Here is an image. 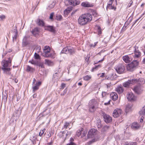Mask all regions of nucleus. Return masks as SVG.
Here are the masks:
<instances>
[{
    "label": "nucleus",
    "instance_id": "nucleus-1",
    "mask_svg": "<svg viewBox=\"0 0 145 145\" xmlns=\"http://www.w3.org/2000/svg\"><path fill=\"white\" fill-rule=\"evenodd\" d=\"M92 20V16L91 14L86 13L80 16L78 20L79 24L83 25L90 22Z\"/></svg>",
    "mask_w": 145,
    "mask_h": 145
},
{
    "label": "nucleus",
    "instance_id": "nucleus-2",
    "mask_svg": "<svg viewBox=\"0 0 145 145\" xmlns=\"http://www.w3.org/2000/svg\"><path fill=\"white\" fill-rule=\"evenodd\" d=\"M11 61L10 58H8L7 60H3L1 62L2 65V69L4 73L5 74L10 75L11 72L10 71L11 70L9 67L10 66Z\"/></svg>",
    "mask_w": 145,
    "mask_h": 145
},
{
    "label": "nucleus",
    "instance_id": "nucleus-3",
    "mask_svg": "<svg viewBox=\"0 0 145 145\" xmlns=\"http://www.w3.org/2000/svg\"><path fill=\"white\" fill-rule=\"evenodd\" d=\"M138 64L139 61L137 60H134L130 63L127 65L126 67L128 71H133L136 69Z\"/></svg>",
    "mask_w": 145,
    "mask_h": 145
},
{
    "label": "nucleus",
    "instance_id": "nucleus-4",
    "mask_svg": "<svg viewBox=\"0 0 145 145\" xmlns=\"http://www.w3.org/2000/svg\"><path fill=\"white\" fill-rule=\"evenodd\" d=\"M138 64L139 61L137 60H134L130 63L127 65L126 67L128 71H133L136 69Z\"/></svg>",
    "mask_w": 145,
    "mask_h": 145
},
{
    "label": "nucleus",
    "instance_id": "nucleus-5",
    "mask_svg": "<svg viewBox=\"0 0 145 145\" xmlns=\"http://www.w3.org/2000/svg\"><path fill=\"white\" fill-rule=\"evenodd\" d=\"M97 105V103L95 100L92 99L90 101L88 104L89 111L91 112H94L95 110Z\"/></svg>",
    "mask_w": 145,
    "mask_h": 145
},
{
    "label": "nucleus",
    "instance_id": "nucleus-6",
    "mask_svg": "<svg viewBox=\"0 0 145 145\" xmlns=\"http://www.w3.org/2000/svg\"><path fill=\"white\" fill-rule=\"evenodd\" d=\"M125 65L124 64H120L118 65L115 68L117 72L119 74H121L125 72Z\"/></svg>",
    "mask_w": 145,
    "mask_h": 145
},
{
    "label": "nucleus",
    "instance_id": "nucleus-7",
    "mask_svg": "<svg viewBox=\"0 0 145 145\" xmlns=\"http://www.w3.org/2000/svg\"><path fill=\"white\" fill-rule=\"evenodd\" d=\"M138 46H135L133 47V52L134 55L133 57L135 59L140 57L141 55V53L139 51Z\"/></svg>",
    "mask_w": 145,
    "mask_h": 145
},
{
    "label": "nucleus",
    "instance_id": "nucleus-8",
    "mask_svg": "<svg viewBox=\"0 0 145 145\" xmlns=\"http://www.w3.org/2000/svg\"><path fill=\"white\" fill-rule=\"evenodd\" d=\"M44 52L42 54L43 56L46 57H51L52 54L50 53V47L47 46H45L43 48Z\"/></svg>",
    "mask_w": 145,
    "mask_h": 145
},
{
    "label": "nucleus",
    "instance_id": "nucleus-9",
    "mask_svg": "<svg viewBox=\"0 0 145 145\" xmlns=\"http://www.w3.org/2000/svg\"><path fill=\"white\" fill-rule=\"evenodd\" d=\"M61 53L70 54H72L74 53V49L70 46H67L63 48L61 51Z\"/></svg>",
    "mask_w": 145,
    "mask_h": 145
},
{
    "label": "nucleus",
    "instance_id": "nucleus-10",
    "mask_svg": "<svg viewBox=\"0 0 145 145\" xmlns=\"http://www.w3.org/2000/svg\"><path fill=\"white\" fill-rule=\"evenodd\" d=\"M83 129L82 127H80L76 131V135L77 136L80 138L83 137L86 135V132L83 131Z\"/></svg>",
    "mask_w": 145,
    "mask_h": 145
},
{
    "label": "nucleus",
    "instance_id": "nucleus-11",
    "mask_svg": "<svg viewBox=\"0 0 145 145\" xmlns=\"http://www.w3.org/2000/svg\"><path fill=\"white\" fill-rule=\"evenodd\" d=\"M137 80L135 79L128 80L127 81L123 83V86L125 88L129 87L130 84H133L136 83Z\"/></svg>",
    "mask_w": 145,
    "mask_h": 145
},
{
    "label": "nucleus",
    "instance_id": "nucleus-12",
    "mask_svg": "<svg viewBox=\"0 0 145 145\" xmlns=\"http://www.w3.org/2000/svg\"><path fill=\"white\" fill-rule=\"evenodd\" d=\"M97 130L94 128L91 129L89 131L88 136V138H93L97 134Z\"/></svg>",
    "mask_w": 145,
    "mask_h": 145
},
{
    "label": "nucleus",
    "instance_id": "nucleus-13",
    "mask_svg": "<svg viewBox=\"0 0 145 145\" xmlns=\"http://www.w3.org/2000/svg\"><path fill=\"white\" fill-rule=\"evenodd\" d=\"M133 89L136 93L138 94L141 93L143 91L142 86L140 85H137L134 86Z\"/></svg>",
    "mask_w": 145,
    "mask_h": 145
},
{
    "label": "nucleus",
    "instance_id": "nucleus-14",
    "mask_svg": "<svg viewBox=\"0 0 145 145\" xmlns=\"http://www.w3.org/2000/svg\"><path fill=\"white\" fill-rule=\"evenodd\" d=\"M102 114V115L104 118V120L106 123H108L111 122L112 119L110 116L105 113H103Z\"/></svg>",
    "mask_w": 145,
    "mask_h": 145
},
{
    "label": "nucleus",
    "instance_id": "nucleus-15",
    "mask_svg": "<svg viewBox=\"0 0 145 145\" xmlns=\"http://www.w3.org/2000/svg\"><path fill=\"white\" fill-rule=\"evenodd\" d=\"M127 99L129 101H133L136 100L137 98L132 92L128 93L127 95Z\"/></svg>",
    "mask_w": 145,
    "mask_h": 145
},
{
    "label": "nucleus",
    "instance_id": "nucleus-16",
    "mask_svg": "<svg viewBox=\"0 0 145 145\" xmlns=\"http://www.w3.org/2000/svg\"><path fill=\"white\" fill-rule=\"evenodd\" d=\"M122 59L126 63H129L133 59V57L131 55L124 56L122 57Z\"/></svg>",
    "mask_w": 145,
    "mask_h": 145
},
{
    "label": "nucleus",
    "instance_id": "nucleus-17",
    "mask_svg": "<svg viewBox=\"0 0 145 145\" xmlns=\"http://www.w3.org/2000/svg\"><path fill=\"white\" fill-rule=\"evenodd\" d=\"M121 112L122 111L121 109L116 108L114 110L113 112V116L115 118H117L121 114Z\"/></svg>",
    "mask_w": 145,
    "mask_h": 145
},
{
    "label": "nucleus",
    "instance_id": "nucleus-18",
    "mask_svg": "<svg viewBox=\"0 0 145 145\" xmlns=\"http://www.w3.org/2000/svg\"><path fill=\"white\" fill-rule=\"evenodd\" d=\"M81 5L85 7H93L94 5L93 3L86 1L82 2L81 4Z\"/></svg>",
    "mask_w": 145,
    "mask_h": 145
},
{
    "label": "nucleus",
    "instance_id": "nucleus-19",
    "mask_svg": "<svg viewBox=\"0 0 145 145\" xmlns=\"http://www.w3.org/2000/svg\"><path fill=\"white\" fill-rule=\"evenodd\" d=\"M110 96L113 100H116L118 99V96L117 93L115 92H112L111 93Z\"/></svg>",
    "mask_w": 145,
    "mask_h": 145
},
{
    "label": "nucleus",
    "instance_id": "nucleus-20",
    "mask_svg": "<svg viewBox=\"0 0 145 145\" xmlns=\"http://www.w3.org/2000/svg\"><path fill=\"white\" fill-rule=\"evenodd\" d=\"M45 29L52 33L55 32V28L52 26H46Z\"/></svg>",
    "mask_w": 145,
    "mask_h": 145
},
{
    "label": "nucleus",
    "instance_id": "nucleus-21",
    "mask_svg": "<svg viewBox=\"0 0 145 145\" xmlns=\"http://www.w3.org/2000/svg\"><path fill=\"white\" fill-rule=\"evenodd\" d=\"M140 127V125L139 124L136 122L133 123L131 127L132 129H137Z\"/></svg>",
    "mask_w": 145,
    "mask_h": 145
},
{
    "label": "nucleus",
    "instance_id": "nucleus-22",
    "mask_svg": "<svg viewBox=\"0 0 145 145\" xmlns=\"http://www.w3.org/2000/svg\"><path fill=\"white\" fill-rule=\"evenodd\" d=\"M116 91L118 93L120 94L122 93L123 91V89L121 86H119L116 88Z\"/></svg>",
    "mask_w": 145,
    "mask_h": 145
},
{
    "label": "nucleus",
    "instance_id": "nucleus-23",
    "mask_svg": "<svg viewBox=\"0 0 145 145\" xmlns=\"http://www.w3.org/2000/svg\"><path fill=\"white\" fill-rule=\"evenodd\" d=\"M37 24L38 25L42 26H44V21L39 19L37 20Z\"/></svg>",
    "mask_w": 145,
    "mask_h": 145
},
{
    "label": "nucleus",
    "instance_id": "nucleus-24",
    "mask_svg": "<svg viewBox=\"0 0 145 145\" xmlns=\"http://www.w3.org/2000/svg\"><path fill=\"white\" fill-rule=\"evenodd\" d=\"M132 106L131 104L127 105L125 109V112L127 113L131 110Z\"/></svg>",
    "mask_w": 145,
    "mask_h": 145
},
{
    "label": "nucleus",
    "instance_id": "nucleus-25",
    "mask_svg": "<svg viewBox=\"0 0 145 145\" xmlns=\"http://www.w3.org/2000/svg\"><path fill=\"white\" fill-rule=\"evenodd\" d=\"M39 33V29L37 28H35L32 31V33L35 35L38 34Z\"/></svg>",
    "mask_w": 145,
    "mask_h": 145
},
{
    "label": "nucleus",
    "instance_id": "nucleus-26",
    "mask_svg": "<svg viewBox=\"0 0 145 145\" xmlns=\"http://www.w3.org/2000/svg\"><path fill=\"white\" fill-rule=\"evenodd\" d=\"M101 121L100 120L98 119L97 120L96 124L97 127L98 128H100L102 126V125L101 124Z\"/></svg>",
    "mask_w": 145,
    "mask_h": 145
},
{
    "label": "nucleus",
    "instance_id": "nucleus-27",
    "mask_svg": "<svg viewBox=\"0 0 145 145\" xmlns=\"http://www.w3.org/2000/svg\"><path fill=\"white\" fill-rule=\"evenodd\" d=\"M27 37H25L23 39L22 42V45L23 46H26L28 44V42L26 41Z\"/></svg>",
    "mask_w": 145,
    "mask_h": 145
},
{
    "label": "nucleus",
    "instance_id": "nucleus-28",
    "mask_svg": "<svg viewBox=\"0 0 145 145\" xmlns=\"http://www.w3.org/2000/svg\"><path fill=\"white\" fill-rule=\"evenodd\" d=\"M136 80H137V82H138L140 84H142L145 83V81L143 78H139L138 80L137 79Z\"/></svg>",
    "mask_w": 145,
    "mask_h": 145
},
{
    "label": "nucleus",
    "instance_id": "nucleus-29",
    "mask_svg": "<svg viewBox=\"0 0 145 145\" xmlns=\"http://www.w3.org/2000/svg\"><path fill=\"white\" fill-rule=\"evenodd\" d=\"M45 64L49 66H51L53 64V62L49 60L48 59H45Z\"/></svg>",
    "mask_w": 145,
    "mask_h": 145
},
{
    "label": "nucleus",
    "instance_id": "nucleus-30",
    "mask_svg": "<svg viewBox=\"0 0 145 145\" xmlns=\"http://www.w3.org/2000/svg\"><path fill=\"white\" fill-rule=\"evenodd\" d=\"M65 3L67 5H69L72 6V0H65Z\"/></svg>",
    "mask_w": 145,
    "mask_h": 145
},
{
    "label": "nucleus",
    "instance_id": "nucleus-31",
    "mask_svg": "<svg viewBox=\"0 0 145 145\" xmlns=\"http://www.w3.org/2000/svg\"><path fill=\"white\" fill-rule=\"evenodd\" d=\"M139 113L140 115H145V106H144Z\"/></svg>",
    "mask_w": 145,
    "mask_h": 145
},
{
    "label": "nucleus",
    "instance_id": "nucleus-32",
    "mask_svg": "<svg viewBox=\"0 0 145 145\" xmlns=\"http://www.w3.org/2000/svg\"><path fill=\"white\" fill-rule=\"evenodd\" d=\"M37 139L36 137L35 136H32L30 138V140H31L33 144H36Z\"/></svg>",
    "mask_w": 145,
    "mask_h": 145
},
{
    "label": "nucleus",
    "instance_id": "nucleus-33",
    "mask_svg": "<svg viewBox=\"0 0 145 145\" xmlns=\"http://www.w3.org/2000/svg\"><path fill=\"white\" fill-rule=\"evenodd\" d=\"M72 6H75L79 5L80 2L79 0H72Z\"/></svg>",
    "mask_w": 145,
    "mask_h": 145
},
{
    "label": "nucleus",
    "instance_id": "nucleus-34",
    "mask_svg": "<svg viewBox=\"0 0 145 145\" xmlns=\"http://www.w3.org/2000/svg\"><path fill=\"white\" fill-rule=\"evenodd\" d=\"M7 100V95L5 92V94L3 93L2 94V100L5 102H6Z\"/></svg>",
    "mask_w": 145,
    "mask_h": 145
},
{
    "label": "nucleus",
    "instance_id": "nucleus-35",
    "mask_svg": "<svg viewBox=\"0 0 145 145\" xmlns=\"http://www.w3.org/2000/svg\"><path fill=\"white\" fill-rule=\"evenodd\" d=\"M14 35L13 37V41H14V40L16 39L18 33L16 29H14Z\"/></svg>",
    "mask_w": 145,
    "mask_h": 145
},
{
    "label": "nucleus",
    "instance_id": "nucleus-36",
    "mask_svg": "<svg viewBox=\"0 0 145 145\" xmlns=\"http://www.w3.org/2000/svg\"><path fill=\"white\" fill-rule=\"evenodd\" d=\"M125 145H137V144L136 142H126Z\"/></svg>",
    "mask_w": 145,
    "mask_h": 145
},
{
    "label": "nucleus",
    "instance_id": "nucleus-37",
    "mask_svg": "<svg viewBox=\"0 0 145 145\" xmlns=\"http://www.w3.org/2000/svg\"><path fill=\"white\" fill-rule=\"evenodd\" d=\"M26 70L27 71H31L32 72H33L35 71L34 69L29 65L27 66Z\"/></svg>",
    "mask_w": 145,
    "mask_h": 145
},
{
    "label": "nucleus",
    "instance_id": "nucleus-38",
    "mask_svg": "<svg viewBox=\"0 0 145 145\" xmlns=\"http://www.w3.org/2000/svg\"><path fill=\"white\" fill-rule=\"evenodd\" d=\"M106 8L107 9H108L110 10L114 9V10H116V8L114 7V6H112V5L109 6H107L106 7Z\"/></svg>",
    "mask_w": 145,
    "mask_h": 145
},
{
    "label": "nucleus",
    "instance_id": "nucleus-39",
    "mask_svg": "<svg viewBox=\"0 0 145 145\" xmlns=\"http://www.w3.org/2000/svg\"><path fill=\"white\" fill-rule=\"evenodd\" d=\"M91 78V76L90 75H87L84 77V80L88 81Z\"/></svg>",
    "mask_w": 145,
    "mask_h": 145
},
{
    "label": "nucleus",
    "instance_id": "nucleus-40",
    "mask_svg": "<svg viewBox=\"0 0 145 145\" xmlns=\"http://www.w3.org/2000/svg\"><path fill=\"white\" fill-rule=\"evenodd\" d=\"M59 75L58 74V73L57 72H56L54 74H53V79H54L55 80H56V79H57L58 78V76Z\"/></svg>",
    "mask_w": 145,
    "mask_h": 145
},
{
    "label": "nucleus",
    "instance_id": "nucleus-41",
    "mask_svg": "<svg viewBox=\"0 0 145 145\" xmlns=\"http://www.w3.org/2000/svg\"><path fill=\"white\" fill-rule=\"evenodd\" d=\"M46 129H43L42 130H41L40 131L39 133V136H41L44 134V132H45Z\"/></svg>",
    "mask_w": 145,
    "mask_h": 145
},
{
    "label": "nucleus",
    "instance_id": "nucleus-42",
    "mask_svg": "<svg viewBox=\"0 0 145 145\" xmlns=\"http://www.w3.org/2000/svg\"><path fill=\"white\" fill-rule=\"evenodd\" d=\"M33 91L34 92L36 91L39 88V87L37 85H36L32 87Z\"/></svg>",
    "mask_w": 145,
    "mask_h": 145
},
{
    "label": "nucleus",
    "instance_id": "nucleus-43",
    "mask_svg": "<svg viewBox=\"0 0 145 145\" xmlns=\"http://www.w3.org/2000/svg\"><path fill=\"white\" fill-rule=\"evenodd\" d=\"M29 62L31 64L34 65H36L37 63V61L33 60H29Z\"/></svg>",
    "mask_w": 145,
    "mask_h": 145
},
{
    "label": "nucleus",
    "instance_id": "nucleus-44",
    "mask_svg": "<svg viewBox=\"0 0 145 145\" xmlns=\"http://www.w3.org/2000/svg\"><path fill=\"white\" fill-rule=\"evenodd\" d=\"M101 29L100 27H97V31L98 35H100L101 34Z\"/></svg>",
    "mask_w": 145,
    "mask_h": 145
},
{
    "label": "nucleus",
    "instance_id": "nucleus-45",
    "mask_svg": "<svg viewBox=\"0 0 145 145\" xmlns=\"http://www.w3.org/2000/svg\"><path fill=\"white\" fill-rule=\"evenodd\" d=\"M67 88H65L63 91V92L60 95H64L67 93Z\"/></svg>",
    "mask_w": 145,
    "mask_h": 145
},
{
    "label": "nucleus",
    "instance_id": "nucleus-46",
    "mask_svg": "<svg viewBox=\"0 0 145 145\" xmlns=\"http://www.w3.org/2000/svg\"><path fill=\"white\" fill-rule=\"evenodd\" d=\"M66 86V84L64 83H61V88H60V89H63L64 88H65Z\"/></svg>",
    "mask_w": 145,
    "mask_h": 145
},
{
    "label": "nucleus",
    "instance_id": "nucleus-47",
    "mask_svg": "<svg viewBox=\"0 0 145 145\" xmlns=\"http://www.w3.org/2000/svg\"><path fill=\"white\" fill-rule=\"evenodd\" d=\"M96 141V140L95 139H93L89 141L88 143V144L89 145L91 144L92 143L95 142Z\"/></svg>",
    "mask_w": 145,
    "mask_h": 145
},
{
    "label": "nucleus",
    "instance_id": "nucleus-48",
    "mask_svg": "<svg viewBox=\"0 0 145 145\" xmlns=\"http://www.w3.org/2000/svg\"><path fill=\"white\" fill-rule=\"evenodd\" d=\"M70 123H68L67 122H66L65 123L63 127V128H65L66 129L68 126L69 125Z\"/></svg>",
    "mask_w": 145,
    "mask_h": 145
},
{
    "label": "nucleus",
    "instance_id": "nucleus-49",
    "mask_svg": "<svg viewBox=\"0 0 145 145\" xmlns=\"http://www.w3.org/2000/svg\"><path fill=\"white\" fill-rule=\"evenodd\" d=\"M114 0H109V1L108 2V5L107 6H109L112 5L113 2Z\"/></svg>",
    "mask_w": 145,
    "mask_h": 145
},
{
    "label": "nucleus",
    "instance_id": "nucleus-50",
    "mask_svg": "<svg viewBox=\"0 0 145 145\" xmlns=\"http://www.w3.org/2000/svg\"><path fill=\"white\" fill-rule=\"evenodd\" d=\"M57 20H60L62 18L61 15H59L56 16Z\"/></svg>",
    "mask_w": 145,
    "mask_h": 145
},
{
    "label": "nucleus",
    "instance_id": "nucleus-51",
    "mask_svg": "<svg viewBox=\"0 0 145 145\" xmlns=\"http://www.w3.org/2000/svg\"><path fill=\"white\" fill-rule=\"evenodd\" d=\"M35 57L36 59H39L40 57V56L38 54H37L36 53H35Z\"/></svg>",
    "mask_w": 145,
    "mask_h": 145
},
{
    "label": "nucleus",
    "instance_id": "nucleus-52",
    "mask_svg": "<svg viewBox=\"0 0 145 145\" xmlns=\"http://www.w3.org/2000/svg\"><path fill=\"white\" fill-rule=\"evenodd\" d=\"M66 132L67 133H66V135L67 137L70 136L71 134V132H68L66 131L65 132V133H66Z\"/></svg>",
    "mask_w": 145,
    "mask_h": 145
},
{
    "label": "nucleus",
    "instance_id": "nucleus-53",
    "mask_svg": "<svg viewBox=\"0 0 145 145\" xmlns=\"http://www.w3.org/2000/svg\"><path fill=\"white\" fill-rule=\"evenodd\" d=\"M68 9H66L64 11V13L65 14V15H67L70 12L69 11H68L67 10Z\"/></svg>",
    "mask_w": 145,
    "mask_h": 145
},
{
    "label": "nucleus",
    "instance_id": "nucleus-54",
    "mask_svg": "<svg viewBox=\"0 0 145 145\" xmlns=\"http://www.w3.org/2000/svg\"><path fill=\"white\" fill-rule=\"evenodd\" d=\"M101 67V65H97V66H95L93 68V69L94 70L97 69L98 68L100 67Z\"/></svg>",
    "mask_w": 145,
    "mask_h": 145
},
{
    "label": "nucleus",
    "instance_id": "nucleus-55",
    "mask_svg": "<svg viewBox=\"0 0 145 145\" xmlns=\"http://www.w3.org/2000/svg\"><path fill=\"white\" fill-rule=\"evenodd\" d=\"M92 14L93 15V16H96L97 15V12L95 11H93L92 12Z\"/></svg>",
    "mask_w": 145,
    "mask_h": 145
},
{
    "label": "nucleus",
    "instance_id": "nucleus-56",
    "mask_svg": "<svg viewBox=\"0 0 145 145\" xmlns=\"http://www.w3.org/2000/svg\"><path fill=\"white\" fill-rule=\"evenodd\" d=\"M67 145H76L75 144H74L71 141L69 143H68L67 144Z\"/></svg>",
    "mask_w": 145,
    "mask_h": 145
},
{
    "label": "nucleus",
    "instance_id": "nucleus-57",
    "mask_svg": "<svg viewBox=\"0 0 145 145\" xmlns=\"http://www.w3.org/2000/svg\"><path fill=\"white\" fill-rule=\"evenodd\" d=\"M39 66L41 68H44V66L43 63H40L39 65Z\"/></svg>",
    "mask_w": 145,
    "mask_h": 145
},
{
    "label": "nucleus",
    "instance_id": "nucleus-58",
    "mask_svg": "<svg viewBox=\"0 0 145 145\" xmlns=\"http://www.w3.org/2000/svg\"><path fill=\"white\" fill-rule=\"evenodd\" d=\"M106 94H107V93L105 92H102V97H105L106 96Z\"/></svg>",
    "mask_w": 145,
    "mask_h": 145
},
{
    "label": "nucleus",
    "instance_id": "nucleus-59",
    "mask_svg": "<svg viewBox=\"0 0 145 145\" xmlns=\"http://www.w3.org/2000/svg\"><path fill=\"white\" fill-rule=\"evenodd\" d=\"M113 74H112L111 75H110L108 77L109 78H110V79L111 80H114V78H113Z\"/></svg>",
    "mask_w": 145,
    "mask_h": 145
},
{
    "label": "nucleus",
    "instance_id": "nucleus-60",
    "mask_svg": "<svg viewBox=\"0 0 145 145\" xmlns=\"http://www.w3.org/2000/svg\"><path fill=\"white\" fill-rule=\"evenodd\" d=\"M54 15V14L53 13H52L50 14V19H53Z\"/></svg>",
    "mask_w": 145,
    "mask_h": 145
},
{
    "label": "nucleus",
    "instance_id": "nucleus-61",
    "mask_svg": "<svg viewBox=\"0 0 145 145\" xmlns=\"http://www.w3.org/2000/svg\"><path fill=\"white\" fill-rule=\"evenodd\" d=\"M133 3V2L132 1H131L129 4H128V6L129 7H130L131 6V5H132V3Z\"/></svg>",
    "mask_w": 145,
    "mask_h": 145
},
{
    "label": "nucleus",
    "instance_id": "nucleus-62",
    "mask_svg": "<svg viewBox=\"0 0 145 145\" xmlns=\"http://www.w3.org/2000/svg\"><path fill=\"white\" fill-rule=\"evenodd\" d=\"M105 50H102L98 53V54H99L100 55H101V53H104L105 52Z\"/></svg>",
    "mask_w": 145,
    "mask_h": 145
},
{
    "label": "nucleus",
    "instance_id": "nucleus-63",
    "mask_svg": "<svg viewBox=\"0 0 145 145\" xmlns=\"http://www.w3.org/2000/svg\"><path fill=\"white\" fill-rule=\"evenodd\" d=\"M55 3H53L52 4L50 5V6L51 8H53L55 5Z\"/></svg>",
    "mask_w": 145,
    "mask_h": 145
},
{
    "label": "nucleus",
    "instance_id": "nucleus-64",
    "mask_svg": "<svg viewBox=\"0 0 145 145\" xmlns=\"http://www.w3.org/2000/svg\"><path fill=\"white\" fill-rule=\"evenodd\" d=\"M5 16L3 15H0V18H1V19H5Z\"/></svg>",
    "mask_w": 145,
    "mask_h": 145
}]
</instances>
